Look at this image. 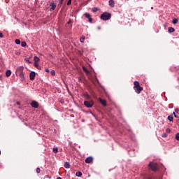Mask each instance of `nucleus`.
<instances>
[{"mask_svg": "<svg viewBox=\"0 0 179 179\" xmlns=\"http://www.w3.org/2000/svg\"><path fill=\"white\" fill-rule=\"evenodd\" d=\"M31 106L34 108H38V102H37L36 101H32L31 103Z\"/></svg>", "mask_w": 179, "mask_h": 179, "instance_id": "0eeeda50", "label": "nucleus"}, {"mask_svg": "<svg viewBox=\"0 0 179 179\" xmlns=\"http://www.w3.org/2000/svg\"><path fill=\"white\" fill-rule=\"evenodd\" d=\"M51 75L52 76H54L55 75V71L52 70L51 72H50Z\"/></svg>", "mask_w": 179, "mask_h": 179, "instance_id": "c756f323", "label": "nucleus"}, {"mask_svg": "<svg viewBox=\"0 0 179 179\" xmlns=\"http://www.w3.org/2000/svg\"><path fill=\"white\" fill-rule=\"evenodd\" d=\"M34 66L37 68V69H40V66H38V63L34 62Z\"/></svg>", "mask_w": 179, "mask_h": 179, "instance_id": "5701e85b", "label": "nucleus"}, {"mask_svg": "<svg viewBox=\"0 0 179 179\" xmlns=\"http://www.w3.org/2000/svg\"><path fill=\"white\" fill-rule=\"evenodd\" d=\"M45 72H48V73L50 72V70L48 69H45Z\"/></svg>", "mask_w": 179, "mask_h": 179, "instance_id": "58836bf2", "label": "nucleus"}, {"mask_svg": "<svg viewBox=\"0 0 179 179\" xmlns=\"http://www.w3.org/2000/svg\"><path fill=\"white\" fill-rule=\"evenodd\" d=\"M176 141H179V133H177L176 134Z\"/></svg>", "mask_w": 179, "mask_h": 179, "instance_id": "a878e982", "label": "nucleus"}, {"mask_svg": "<svg viewBox=\"0 0 179 179\" xmlns=\"http://www.w3.org/2000/svg\"><path fill=\"white\" fill-rule=\"evenodd\" d=\"M16 104H17V106H20V102L17 101Z\"/></svg>", "mask_w": 179, "mask_h": 179, "instance_id": "ea45409f", "label": "nucleus"}, {"mask_svg": "<svg viewBox=\"0 0 179 179\" xmlns=\"http://www.w3.org/2000/svg\"><path fill=\"white\" fill-rule=\"evenodd\" d=\"M0 155H1V151H0Z\"/></svg>", "mask_w": 179, "mask_h": 179, "instance_id": "37998d69", "label": "nucleus"}, {"mask_svg": "<svg viewBox=\"0 0 179 179\" xmlns=\"http://www.w3.org/2000/svg\"><path fill=\"white\" fill-rule=\"evenodd\" d=\"M34 62L38 63V61H40V58H39L38 57H37V56H35V57H34Z\"/></svg>", "mask_w": 179, "mask_h": 179, "instance_id": "f3484780", "label": "nucleus"}, {"mask_svg": "<svg viewBox=\"0 0 179 179\" xmlns=\"http://www.w3.org/2000/svg\"><path fill=\"white\" fill-rule=\"evenodd\" d=\"M71 23H72V20H69V21L67 22V24H71Z\"/></svg>", "mask_w": 179, "mask_h": 179, "instance_id": "c9c22d12", "label": "nucleus"}, {"mask_svg": "<svg viewBox=\"0 0 179 179\" xmlns=\"http://www.w3.org/2000/svg\"><path fill=\"white\" fill-rule=\"evenodd\" d=\"M173 24H177L178 23V19H173L172 21Z\"/></svg>", "mask_w": 179, "mask_h": 179, "instance_id": "6ab92c4d", "label": "nucleus"}, {"mask_svg": "<svg viewBox=\"0 0 179 179\" xmlns=\"http://www.w3.org/2000/svg\"><path fill=\"white\" fill-rule=\"evenodd\" d=\"M53 153H58V148H53Z\"/></svg>", "mask_w": 179, "mask_h": 179, "instance_id": "b1692460", "label": "nucleus"}, {"mask_svg": "<svg viewBox=\"0 0 179 179\" xmlns=\"http://www.w3.org/2000/svg\"><path fill=\"white\" fill-rule=\"evenodd\" d=\"M83 71L86 73V75H90V71H89L86 67L83 66Z\"/></svg>", "mask_w": 179, "mask_h": 179, "instance_id": "f8f14e48", "label": "nucleus"}, {"mask_svg": "<svg viewBox=\"0 0 179 179\" xmlns=\"http://www.w3.org/2000/svg\"><path fill=\"white\" fill-rule=\"evenodd\" d=\"M59 3L60 5H62V3H64V0H60Z\"/></svg>", "mask_w": 179, "mask_h": 179, "instance_id": "e433bc0d", "label": "nucleus"}, {"mask_svg": "<svg viewBox=\"0 0 179 179\" xmlns=\"http://www.w3.org/2000/svg\"><path fill=\"white\" fill-rule=\"evenodd\" d=\"M93 101H85L84 102V106H85V107H87V108H91V107H93Z\"/></svg>", "mask_w": 179, "mask_h": 179, "instance_id": "39448f33", "label": "nucleus"}, {"mask_svg": "<svg viewBox=\"0 0 179 179\" xmlns=\"http://www.w3.org/2000/svg\"><path fill=\"white\" fill-rule=\"evenodd\" d=\"M0 38H3V34L2 33H0Z\"/></svg>", "mask_w": 179, "mask_h": 179, "instance_id": "f704fd0d", "label": "nucleus"}, {"mask_svg": "<svg viewBox=\"0 0 179 179\" xmlns=\"http://www.w3.org/2000/svg\"><path fill=\"white\" fill-rule=\"evenodd\" d=\"M21 45H22V47H26V45H27V44L26 43L25 41H23L21 43Z\"/></svg>", "mask_w": 179, "mask_h": 179, "instance_id": "393cba45", "label": "nucleus"}, {"mask_svg": "<svg viewBox=\"0 0 179 179\" xmlns=\"http://www.w3.org/2000/svg\"><path fill=\"white\" fill-rule=\"evenodd\" d=\"M84 15L85 16V17H87V19H88L90 23H92V22H93V18H92L90 13H86L85 14H84Z\"/></svg>", "mask_w": 179, "mask_h": 179, "instance_id": "423d86ee", "label": "nucleus"}, {"mask_svg": "<svg viewBox=\"0 0 179 179\" xmlns=\"http://www.w3.org/2000/svg\"><path fill=\"white\" fill-rule=\"evenodd\" d=\"M162 138H167V134L164 133V134H162Z\"/></svg>", "mask_w": 179, "mask_h": 179, "instance_id": "cd10ccee", "label": "nucleus"}, {"mask_svg": "<svg viewBox=\"0 0 179 179\" xmlns=\"http://www.w3.org/2000/svg\"><path fill=\"white\" fill-rule=\"evenodd\" d=\"M71 3H72V0H69L67 2V5L69 6L71 5Z\"/></svg>", "mask_w": 179, "mask_h": 179, "instance_id": "2f4dec72", "label": "nucleus"}, {"mask_svg": "<svg viewBox=\"0 0 179 179\" xmlns=\"http://www.w3.org/2000/svg\"><path fill=\"white\" fill-rule=\"evenodd\" d=\"M85 97H87V99H90V96H89L88 94H85Z\"/></svg>", "mask_w": 179, "mask_h": 179, "instance_id": "473e14b6", "label": "nucleus"}, {"mask_svg": "<svg viewBox=\"0 0 179 179\" xmlns=\"http://www.w3.org/2000/svg\"><path fill=\"white\" fill-rule=\"evenodd\" d=\"M175 111H176V113H177L178 114V113H179V109L177 108V109L175 110Z\"/></svg>", "mask_w": 179, "mask_h": 179, "instance_id": "4c0bfd02", "label": "nucleus"}, {"mask_svg": "<svg viewBox=\"0 0 179 179\" xmlns=\"http://www.w3.org/2000/svg\"><path fill=\"white\" fill-rule=\"evenodd\" d=\"M35 78H36V72L31 71L29 73V79H30V80H34Z\"/></svg>", "mask_w": 179, "mask_h": 179, "instance_id": "6e6552de", "label": "nucleus"}, {"mask_svg": "<svg viewBox=\"0 0 179 179\" xmlns=\"http://www.w3.org/2000/svg\"><path fill=\"white\" fill-rule=\"evenodd\" d=\"M149 167L152 171H157V164L150 162L149 164Z\"/></svg>", "mask_w": 179, "mask_h": 179, "instance_id": "20e7f679", "label": "nucleus"}, {"mask_svg": "<svg viewBox=\"0 0 179 179\" xmlns=\"http://www.w3.org/2000/svg\"><path fill=\"white\" fill-rule=\"evenodd\" d=\"M173 115H174L175 118H177V116H176V113H175V112H173Z\"/></svg>", "mask_w": 179, "mask_h": 179, "instance_id": "a19ab883", "label": "nucleus"}, {"mask_svg": "<svg viewBox=\"0 0 179 179\" xmlns=\"http://www.w3.org/2000/svg\"><path fill=\"white\" fill-rule=\"evenodd\" d=\"M109 5L111 8H114V6L115 5L114 0H109Z\"/></svg>", "mask_w": 179, "mask_h": 179, "instance_id": "ddd939ff", "label": "nucleus"}, {"mask_svg": "<svg viewBox=\"0 0 179 179\" xmlns=\"http://www.w3.org/2000/svg\"><path fill=\"white\" fill-rule=\"evenodd\" d=\"M85 38H85V36L81 37V38H80V43H85Z\"/></svg>", "mask_w": 179, "mask_h": 179, "instance_id": "4be33fe9", "label": "nucleus"}, {"mask_svg": "<svg viewBox=\"0 0 179 179\" xmlns=\"http://www.w3.org/2000/svg\"><path fill=\"white\" fill-rule=\"evenodd\" d=\"M26 62H28V64H31V62H30V59L29 58L25 59Z\"/></svg>", "mask_w": 179, "mask_h": 179, "instance_id": "7c9ffc66", "label": "nucleus"}, {"mask_svg": "<svg viewBox=\"0 0 179 179\" xmlns=\"http://www.w3.org/2000/svg\"><path fill=\"white\" fill-rule=\"evenodd\" d=\"M99 101H100L101 104H102V106H103V107L107 106V101L106 100L102 99L101 98H99Z\"/></svg>", "mask_w": 179, "mask_h": 179, "instance_id": "1a4fd4ad", "label": "nucleus"}, {"mask_svg": "<svg viewBox=\"0 0 179 179\" xmlns=\"http://www.w3.org/2000/svg\"><path fill=\"white\" fill-rule=\"evenodd\" d=\"M97 10H99V8H97V7H94L92 9V12H94V13L97 12Z\"/></svg>", "mask_w": 179, "mask_h": 179, "instance_id": "aec40b11", "label": "nucleus"}, {"mask_svg": "<svg viewBox=\"0 0 179 179\" xmlns=\"http://www.w3.org/2000/svg\"><path fill=\"white\" fill-rule=\"evenodd\" d=\"M168 31H169V33H174V31H176V29L173 27H169Z\"/></svg>", "mask_w": 179, "mask_h": 179, "instance_id": "2eb2a0df", "label": "nucleus"}, {"mask_svg": "<svg viewBox=\"0 0 179 179\" xmlns=\"http://www.w3.org/2000/svg\"><path fill=\"white\" fill-rule=\"evenodd\" d=\"M102 20H110L111 19V14L110 13H103L101 15Z\"/></svg>", "mask_w": 179, "mask_h": 179, "instance_id": "7ed1b4c3", "label": "nucleus"}, {"mask_svg": "<svg viewBox=\"0 0 179 179\" xmlns=\"http://www.w3.org/2000/svg\"><path fill=\"white\" fill-rule=\"evenodd\" d=\"M10 75H12V71H10V70H7L6 71V76L7 78H9V76H10Z\"/></svg>", "mask_w": 179, "mask_h": 179, "instance_id": "4468645a", "label": "nucleus"}, {"mask_svg": "<svg viewBox=\"0 0 179 179\" xmlns=\"http://www.w3.org/2000/svg\"><path fill=\"white\" fill-rule=\"evenodd\" d=\"M15 44H20V40L16 39V40L15 41Z\"/></svg>", "mask_w": 179, "mask_h": 179, "instance_id": "bb28decb", "label": "nucleus"}, {"mask_svg": "<svg viewBox=\"0 0 179 179\" xmlns=\"http://www.w3.org/2000/svg\"><path fill=\"white\" fill-rule=\"evenodd\" d=\"M98 29H99V30H100V27H99Z\"/></svg>", "mask_w": 179, "mask_h": 179, "instance_id": "79ce46f5", "label": "nucleus"}, {"mask_svg": "<svg viewBox=\"0 0 179 179\" xmlns=\"http://www.w3.org/2000/svg\"><path fill=\"white\" fill-rule=\"evenodd\" d=\"M50 6H51L52 10H55V8H57V4H55L54 2H52L50 3Z\"/></svg>", "mask_w": 179, "mask_h": 179, "instance_id": "9b49d317", "label": "nucleus"}, {"mask_svg": "<svg viewBox=\"0 0 179 179\" xmlns=\"http://www.w3.org/2000/svg\"><path fill=\"white\" fill-rule=\"evenodd\" d=\"M64 167H65V169H69V167H71V164H69V162H66L64 163Z\"/></svg>", "mask_w": 179, "mask_h": 179, "instance_id": "dca6fc26", "label": "nucleus"}, {"mask_svg": "<svg viewBox=\"0 0 179 179\" xmlns=\"http://www.w3.org/2000/svg\"><path fill=\"white\" fill-rule=\"evenodd\" d=\"M168 120L170 122H173V120H174V117H173V115H171L168 116Z\"/></svg>", "mask_w": 179, "mask_h": 179, "instance_id": "a211bd4d", "label": "nucleus"}, {"mask_svg": "<svg viewBox=\"0 0 179 179\" xmlns=\"http://www.w3.org/2000/svg\"><path fill=\"white\" fill-rule=\"evenodd\" d=\"M76 176L77 177H80L82 176V172H80V171L76 172Z\"/></svg>", "mask_w": 179, "mask_h": 179, "instance_id": "412c9836", "label": "nucleus"}, {"mask_svg": "<svg viewBox=\"0 0 179 179\" xmlns=\"http://www.w3.org/2000/svg\"><path fill=\"white\" fill-rule=\"evenodd\" d=\"M40 171H41V170L40 169V168H37V169H36V173H37V174H40Z\"/></svg>", "mask_w": 179, "mask_h": 179, "instance_id": "c85d7f7f", "label": "nucleus"}, {"mask_svg": "<svg viewBox=\"0 0 179 179\" xmlns=\"http://www.w3.org/2000/svg\"><path fill=\"white\" fill-rule=\"evenodd\" d=\"M166 132H168V133L171 132V130L170 129H169V128H167V129H166Z\"/></svg>", "mask_w": 179, "mask_h": 179, "instance_id": "72a5a7b5", "label": "nucleus"}, {"mask_svg": "<svg viewBox=\"0 0 179 179\" xmlns=\"http://www.w3.org/2000/svg\"><path fill=\"white\" fill-rule=\"evenodd\" d=\"M134 90H135V92L137 94H141V92L143 91V87H141L139 82L138 81H134Z\"/></svg>", "mask_w": 179, "mask_h": 179, "instance_id": "f257e3e1", "label": "nucleus"}, {"mask_svg": "<svg viewBox=\"0 0 179 179\" xmlns=\"http://www.w3.org/2000/svg\"><path fill=\"white\" fill-rule=\"evenodd\" d=\"M24 70V67L23 66H20L16 69V75H17L22 79H24V73L23 71Z\"/></svg>", "mask_w": 179, "mask_h": 179, "instance_id": "f03ea898", "label": "nucleus"}, {"mask_svg": "<svg viewBox=\"0 0 179 179\" xmlns=\"http://www.w3.org/2000/svg\"><path fill=\"white\" fill-rule=\"evenodd\" d=\"M93 162V158L92 157H88L85 159V163L90 164Z\"/></svg>", "mask_w": 179, "mask_h": 179, "instance_id": "9d476101", "label": "nucleus"}]
</instances>
